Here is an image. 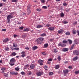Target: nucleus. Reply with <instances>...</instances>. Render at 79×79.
Returning a JSON list of instances; mask_svg holds the SVG:
<instances>
[{
    "label": "nucleus",
    "instance_id": "56",
    "mask_svg": "<svg viewBox=\"0 0 79 79\" xmlns=\"http://www.w3.org/2000/svg\"><path fill=\"white\" fill-rule=\"evenodd\" d=\"M26 56V55H25V54H22L21 56H22V57H24V56Z\"/></svg>",
    "mask_w": 79,
    "mask_h": 79
},
{
    "label": "nucleus",
    "instance_id": "55",
    "mask_svg": "<svg viewBox=\"0 0 79 79\" xmlns=\"http://www.w3.org/2000/svg\"><path fill=\"white\" fill-rule=\"evenodd\" d=\"M3 5V3H0V7H2Z\"/></svg>",
    "mask_w": 79,
    "mask_h": 79
},
{
    "label": "nucleus",
    "instance_id": "23",
    "mask_svg": "<svg viewBox=\"0 0 79 79\" xmlns=\"http://www.w3.org/2000/svg\"><path fill=\"white\" fill-rule=\"evenodd\" d=\"M78 59V57L76 56L73 59V61H76Z\"/></svg>",
    "mask_w": 79,
    "mask_h": 79
},
{
    "label": "nucleus",
    "instance_id": "37",
    "mask_svg": "<svg viewBox=\"0 0 79 79\" xmlns=\"http://www.w3.org/2000/svg\"><path fill=\"white\" fill-rule=\"evenodd\" d=\"M21 74L22 75H24V74H25V73L23 71H22L21 72Z\"/></svg>",
    "mask_w": 79,
    "mask_h": 79
},
{
    "label": "nucleus",
    "instance_id": "19",
    "mask_svg": "<svg viewBox=\"0 0 79 79\" xmlns=\"http://www.w3.org/2000/svg\"><path fill=\"white\" fill-rule=\"evenodd\" d=\"M4 76H5V77H8V73H4Z\"/></svg>",
    "mask_w": 79,
    "mask_h": 79
},
{
    "label": "nucleus",
    "instance_id": "57",
    "mask_svg": "<svg viewBox=\"0 0 79 79\" xmlns=\"http://www.w3.org/2000/svg\"><path fill=\"white\" fill-rule=\"evenodd\" d=\"M39 64L40 66H42V65H43V63H42V62H41V63H40Z\"/></svg>",
    "mask_w": 79,
    "mask_h": 79
},
{
    "label": "nucleus",
    "instance_id": "2",
    "mask_svg": "<svg viewBox=\"0 0 79 79\" xmlns=\"http://www.w3.org/2000/svg\"><path fill=\"white\" fill-rule=\"evenodd\" d=\"M44 38L42 37H40L37 39V44H41L42 43V42L44 41Z\"/></svg>",
    "mask_w": 79,
    "mask_h": 79
},
{
    "label": "nucleus",
    "instance_id": "38",
    "mask_svg": "<svg viewBox=\"0 0 79 79\" xmlns=\"http://www.w3.org/2000/svg\"><path fill=\"white\" fill-rule=\"evenodd\" d=\"M42 8L44 9H47V7L46 6H44L42 7Z\"/></svg>",
    "mask_w": 79,
    "mask_h": 79
},
{
    "label": "nucleus",
    "instance_id": "14",
    "mask_svg": "<svg viewBox=\"0 0 79 79\" xmlns=\"http://www.w3.org/2000/svg\"><path fill=\"white\" fill-rule=\"evenodd\" d=\"M43 27V25H38L36 27L38 29H39L40 28H41V27Z\"/></svg>",
    "mask_w": 79,
    "mask_h": 79
},
{
    "label": "nucleus",
    "instance_id": "20",
    "mask_svg": "<svg viewBox=\"0 0 79 79\" xmlns=\"http://www.w3.org/2000/svg\"><path fill=\"white\" fill-rule=\"evenodd\" d=\"M67 50H68V48H64L62 49V51L63 52H66Z\"/></svg>",
    "mask_w": 79,
    "mask_h": 79
},
{
    "label": "nucleus",
    "instance_id": "42",
    "mask_svg": "<svg viewBox=\"0 0 79 79\" xmlns=\"http://www.w3.org/2000/svg\"><path fill=\"white\" fill-rule=\"evenodd\" d=\"M10 66H14L15 65V63H10Z\"/></svg>",
    "mask_w": 79,
    "mask_h": 79
},
{
    "label": "nucleus",
    "instance_id": "45",
    "mask_svg": "<svg viewBox=\"0 0 79 79\" xmlns=\"http://www.w3.org/2000/svg\"><path fill=\"white\" fill-rule=\"evenodd\" d=\"M11 1L12 2H16L18 0H11Z\"/></svg>",
    "mask_w": 79,
    "mask_h": 79
},
{
    "label": "nucleus",
    "instance_id": "27",
    "mask_svg": "<svg viewBox=\"0 0 79 79\" xmlns=\"http://www.w3.org/2000/svg\"><path fill=\"white\" fill-rule=\"evenodd\" d=\"M74 44H73L71 46V48H70V50H73V49L74 48Z\"/></svg>",
    "mask_w": 79,
    "mask_h": 79
},
{
    "label": "nucleus",
    "instance_id": "7",
    "mask_svg": "<svg viewBox=\"0 0 79 79\" xmlns=\"http://www.w3.org/2000/svg\"><path fill=\"white\" fill-rule=\"evenodd\" d=\"M73 53L75 55H78L79 54V51L78 50H75L73 52Z\"/></svg>",
    "mask_w": 79,
    "mask_h": 79
},
{
    "label": "nucleus",
    "instance_id": "60",
    "mask_svg": "<svg viewBox=\"0 0 79 79\" xmlns=\"http://www.w3.org/2000/svg\"><path fill=\"white\" fill-rule=\"evenodd\" d=\"M2 31H6V29H2Z\"/></svg>",
    "mask_w": 79,
    "mask_h": 79
},
{
    "label": "nucleus",
    "instance_id": "46",
    "mask_svg": "<svg viewBox=\"0 0 79 79\" xmlns=\"http://www.w3.org/2000/svg\"><path fill=\"white\" fill-rule=\"evenodd\" d=\"M18 72H14V75H18Z\"/></svg>",
    "mask_w": 79,
    "mask_h": 79
},
{
    "label": "nucleus",
    "instance_id": "11",
    "mask_svg": "<svg viewBox=\"0 0 79 79\" xmlns=\"http://www.w3.org/2000/svg\"><path fill=\"white\" fill-rule=\"evenodd\" d=\"M30 67L31 69H34L35 67V65L34 64H31L30 65Z\"/></svg>",
    "mask_w": 79,
    "mask_h": 79
},
{
    "label": "nucleus",
    "instance_id": "15",
    "mask_svg": "<svg viewBox=\"0 0 79 79\" xmlns=\"http://www.w3.org/2000/svg\"><path fill=\"white\" fill-rule=\"evenodd\" d=\"M29 31V29L28 28H26L23 30V32H27Z\"/></svg>",
    "mask_w": 79,
    "mask_h": 79
},
{
    "label": "nucleus",
    "instance_id": "61",
    "mask_svg": "<svg viewBox=\"0 0 79 79\" xmlns=\"http://www.w3.org/2000/svg\"><path fill=\"white\" fill-rule=\"evenodd\" d=\"M25 49H26L27 50H29V48L28 47H26L25 48Z\"/></svg>",
    "mask_w": 79,
    "mask_h": 79
},
{
    "label": "nucleus",
    "instance_id": "49",
    "mask_svg": "<svg viewBox=\"0 0 79 79\" xmlns=\"http://www.w3.org/2000/svg\"><path fill=\"white\" fill-rule=\"evenodd\" d=\"M58 52V51L56 50V49H54V53H57Z\"/></svg>",
    "mask_w": 79,
    "mask_h": 79
},
{
    "label": "nucleus",
    "instance_id": "35",
    "mask_svg": "<svg viewBox=\"0 0 79 79\" xmlns=\"http://www.w3.org/2000/svg\"><path fill=\"white\" fill-rule=\"evenodd\" d=\"M12 55H13V56H15V55H16V53L15 52H13L12 53Z\"/></svg>",
    "mask_w": 79,
    "mask_h": 79
},
{
    "label": "nucleus",
    "instance_id": "48",
    "mask_svg": "<svg viewBox=\"0 0 79 79\" xmlns=\"http://www.w3.org/2000/svg\"><path fill=\"white\" fill-rule=\"evenodd\" d=\"M62 42L64 44H66L67 43V41L66 40H63Z\"/></svg>",
    "mask_w": 79,
    "mask_h": 79
},
{
    "label": "nucleus",
    "instance_id": "47",
    "mask_svg": "<svg viewBox=\"0 0 79 79\" xmlns=\"http://www.w3.org/2000/svg\"><path fill=\"white\" fill-rule=\"evenodd\" d=\"M52 59L50 58L48 60V61H52Z\"/></svg>",
    "mask_w": 79,
    "mask_h": 79
},
{
    "label": "nucleus",
    "instance_id": "12",
    "mask_svg": "<svg viewBox=\"0 0 79 79\" xmlns=\"http://www.w3.org/2000/svg\"><path fill=\"white\" fill-rule=\"evenodd\" d=\"M74 44H79V41L77 40V39H76L74 41Z\"/></svg>",
    "mask_w": 79,
    "mask_h": 79
},
{
    "label": "nucleus",
    "instance_id": "5",
    "mask_svg": "<svg viewBox=\"0 0 79 79\" xmlns=\"http://www.w3.org/2000/svg\"><path fill=\"white\" fill-rule=\"evenodd\" d=\"M63 73L64 76H66V74L68 73V70L67 69L64 70L63 71Z\"/></svg>",
    "mask_w": 79,
    "mask_h": 79
},
{
    "label": "nucleus",
    "instance_id": "4",
    "mask_svg": "<svg viewBox=\"0 0 79 79\" xmlns=\"http://www.w3.org/2000/svg\"><path fill=\"white\" fill-rule=\"evenodd\" d=\"M27 12L28 13V15H29V14L31 12V10H30V5H29L27 7Z\"/></svg>",
    "mask_w": 79,
    "mask_h": 79
},
{
    "label": "nucleus",
    "instance_id": "3",
    "mask_svg": "<svg viewBox=\"0 0 79 79\" xmlns=\"http://www.w3.org/2000/svg\"><path fill=\"white\" fill-rule=\"evenodd\" d=\"M10 62L11 63H15L16 62V59L15 58H12L10 60Z\"/></svg>",
    "mask_w": 79,
    "mask_h": 79
},
{
    "label": "nucleus",
    "instance_id": "53",
    "mask_svg": "<svg viewBox=\"0 0 79 79\" xmlns=\"http://www.w3.org/2000/svg\"><path fill=\"white\" fill-rule=\"evenodd\" d=\"M72 42H73V41H72V40H69V44H72Z\"/></svg>",
    "mask_w": 79,
    "mask_h": 79
},
{
    "label": "nucleus",
    "instance_id": "33",
    "mask_svg": "<svg viewBox=\"0 0 79 79\" xmlns=\"http://www.w3.org/2000/svg\"><path fill=\"white\" fill-rule=\"evenodd\" d=\"M75 73L76 74H79V70L75 71Z\"/></svg>",
    "mask_w": 79,
    "mask_h": 79
},
{
    "label": "nucleus",
    "instance_id": "21",
    "mask_svg": "<svg viewBox=\"0 0 79 79\" xmlns=\"http://www.w3.org/2000/svg\"><path fill=\"white\" fill-rule=\"evenodd\" d=\"M37 48H38L37 46H35L33 47L32 48H33V50H36V49H37Z\"/></svg>",
    "mask_w": 79,
    "mask_h": 79
},
{
    "label": "nucleus",
    "instance_id": "63",
    "mask_svg": "<svg viewBox=\"0 0 79 79\" xmlns=\"http://www.w3.org/2000/svg\"><path fill=\"white\" fill-rule=\"evenodd\" d=\"M46 27H49V26H50V25L48 24H47L46 25Z\"/></svg>",
    "mask_w": 79,
    "mask_h": 79
},
{
    "label": "nucleus",
    "instance_id": "10",
    "mask_svg": "<svg viewBox=\"0 0 79 79\" xmlns=\"http://www.w3.org/2000/svg\"><path fill=\"white\" fill-rule=\"evenodd\" d=\"M11 49L12 50H18L19 49V48H13V47H11Z\"/></svg>",
    "mask_w": 79,
    "mask_h": 79
},
{
    "label": "nucleus",
    "instance_id": "6",
    "mask_svg": "<svg viewBox=\"0 0 79 79\" xmlns=\"http://www.w3.org/2000/svg\"><path fill=\"white\" fill-rule=\"evenodd\" d=\"M42 72H38L36 73V75H37V76H42Z\"/></svg>",
    "mask_w": 79,
    "mask_h": 79
},
{
    "label": "nucleus",
    "instance_id": "39",
    "mask_svg": "<svg viewBox=\"0 0 79 79\" xmlns=\"http://www.w3.org/2000/svg\"><path fill=\"white\" fill-rule=\"evenodd\" d=\"M41 2L42 3H44L45 2V1L44 0H41Z\"/></svg>",
    "mask_w": 79,
    "mask_h": 79
},
{
    "label": "nucleus",
    "instance_id": "40",
    "mask_svg": "<svg viewBox=\"0 0 79 79\" xmlns=\"http://www.w3.org/2000/svg\"><path fill=\"white\" fill-rule=\"evenodd\" d=\"M14 73H15V72H10V74H11L12 75H14Z\"/></svg>",
    "mask_w": 79,
    "mask_h": 79
},
{
    "label": "nucleus",
    "instance_id": "16",
    "mask_svg": "<svg viewBox=\"0 0 79 79\" xmlns=\"http://www.w3.org/2000/svg\"><path fill=\"white\" fill-rule=\"evenodd\" d=\"M17 46H18V45H17V44L15 43H13V47H17Z\"/></svg>",
    "mask_w": 79,
    "mask_h": 79
},
{
    "label": "nucleus",
    "instance_id": "58",
    "mask_svg": "<svg viewBox=\"0 0 79 79\" xmlns=\"http://www.w3.org/2000/svg\"><path fill=\"white\" fill-rule=\"evenodd\" d=\"M42 55H45L46 54H45V52H43L42 53Z\"/></svg>",
    "mask_w": 79,
    "mask_h": 79
},
{
    "label": "nucleus",
    "instance_id": "43",
    "mask_svg": "<svg viewBox=\"0 0 79 79\" xmlns=\"http://www.w3.org/2000/svg\"><path fill=\"white\" fill-rule=\"evenodd\" d=\"M5 50H6L7 51H8V50H9V48L8 47H6L5 48Z\"/></svg>",
    "mask_w": 79,
    "mask_h": 79
},
{
    "label": "nucleus",
    "instance_id": "50",
    "mask_svg": "<svg viewBox=\"0 0 79 79\" xmlns=\"http://www.w3.org/2000/svg\"><path fill=\"white\" fill-rule=\"evenodd\" d=\"M17 36H18V35H17L14 34V38H16V37Z\"/></svg>",
    "mask_w": 79,
    "mask_h": 79
},
{
    "label": "nucleus",
    "instance_id": "54",
    "mask_svg": "<svg viewBox=\"0 0 79 79\" xmlns=\"http://www.w3.org/2000/svg\"><path fill=\"white\" fill-rule=\"evenodd\" d=\"M65 34H66V35H69V32H67Z\"/></svg>",
    "mask_w": 79,
    "mask_h": 79
},
{
    "label": "nucleus",
    "instance_id": "9",
    "mask_svg": "<svg viewBox=\"0 0 79 79\" xmlns=\"http://www.w3.org/2000/svg\"><path fill=\"white\" fill-rule=\"evenodd\" d=\"M58 46H61L62 47H65L66 46V44H64L61 43H59L58 44Z\"/></svg>",
    "mask_w": 79,
    "mask_h": 79
},
{
    "label": "nucleus",
    "instance_id": "59",
    "mask_svg": "<svg viewBox=\"0 0 79 79\" xmlns=\"http://www.w3.org/2000/svg\"><path fill=\"white\" fill-rule=\"evenodd\" d=\"M28 74L29 75H31L32 74V72H29Z\"/></svg>",
    "mask_w": 79,
    "mask_h": 79
},
{
    "label": "nucleus",
    "instance_id": "34",
    "mask_svg": "<svg viewBox=\"0 0 79 79\" xmlns=\"http://www.w3.org/2000/svg\"><path fill=\"white\" fill-rule=\"evenodd\" d=\"M49 74L50 75H53V72H50L49 73Z\"/></svg>",
    "mask_w": 79,
    "mask_h": 79
},
{
    "label": "nucleus",
    "instance_id": "41",
    "mask_svg": "<svg viewBox=\"0 0 79 79\" xmlns=\"http://www.w3.org/2000/svg\"><path fill=\"white\" fill-rule=\"evenodd\" d=\"M64 14H63V13H62L61 14H60V16H61V17H63V16H64Z\"/></svg>",
    "mask_w": 79,
    "mask_h": 79
},
{
    "label": "nucleus",
    "instance_id": "30",
    "mask_svg": "<svg viewBox=\"0 0 79 79\" xmlns=\"http://www.w3.org/2000/svg\"><path fill=\"white\" fill-rule=\"evenodd\" d=\"M24 29V27L23 26L20 27L19 28V29L20 30H23Z\"/></svg>",
    "mask_w": 79,
    "mask_h": 79
},
{
    "label": "nucleus",
    "instance_id": "13",
    "mask_svg": "<svg viewBox=\"0 0 79 79\" xmlns=\"http://www.w3.org/2000/svg\"><path fill=\"white\" fill-rule=\"evenodd\" d=\"M72 33L73 34H76V31L75 29H73L72 30Z\"/></svg>",
    "mask_w": 79,
    "mask_h": 79
},
{
    "label": "nucleus",
    "instance_id": "32",
    "mask_svg": "<svg viewBox=\"0 0 79 79\" xmlns=\"http://www.w3.org/2000/svg\"><path fill=\"white\" fill-rule=\"evenodd\" d=\"M36 10L37 11L39 12L41 11H42V10H41L40 9H36Z\"/></svg>",
    "mask_w": 79,
    "mask_h": 79
},
{
    "label": "nucleus",
    "instance_id": "28",
    "mask_svg": "<svg viewBox=\"0 0 79 79\" xmlns=\"http://www.w3.org/2000/svg\"><path fill=\"white\" fill-rule=\"evenodd\" d=\"M15 71H18L19 69V68H18V67H16L15 68Z\"/></svg>",
    "mask_w": 79,
    "mask_h": 79
},
{
    "label": "nucleus",
    "instance_id": "36",
    "mask_svg": "<svg viewBox=\"0 0 79 79\" xmlns=\"http://www.w3.org/2000/svg\"><path fill=\"white\" fill-rule=\"evenodd\" d=\"M44 68L45 70H47V68H48L47 66H45L44 67Z\"/></svg>",
    "mask_w": 79,
    "mask_h": 79
},
{
    "label": "nucleus",
    "instance_id": "18",
    "mask_svg": "<svg viewBox=\"0 0 79 79\" xmlns=\"http://www.w3.org/2000/svg\"><path fill=\"white\" fill-rule=\"evenodd\" d=\"M54 68L55 69H58L60 68V65H57L55 66Z\"/></svg>",
    "mask_w": 79,
    "mask_h": 79
},
{
    "label": "nucleus",
    "instance_id": "22",
    "mask_svg": "<svg viewBox=\"0 0 79 79\" xmlns=\"http://www.w3.org/2000/svg\"><path fill=\"white\" fill-rule=\"evenodd\" d=\"M48 29H49V30H50V31H53V30H54V28L50 27L48 28Z\"/></svg>",
    "mask_w": 79,
    "mask_h": 79
},
{
    "label": "nucleus",
    "instance_id": "62",
    "mask_svg": "<svg viewBox=\"0 0 79 79\" xmlns=\"http://www.w3.org/2000/svg\"><path fill=\"white\" fill-rule=\"evenodd\" d=\"M67 23H68V22L66 21L64 22V24H67Z\"/></svg>",
    "mask_w": 79,
    "mask_h": 79
},
{
    "label": "nucleus",
    "instance_id": "31",
    "mask_svg": "<svg viewBox=\"0 0 79 79\" xmlns=\"http://www.w3.org/2000/svg\"><path fill=\"white\" fill-rule=\"evenodd\" d=\"M57 59L58 61H61V57H60V56H58V57H57Z\"/></svg>",
    "mask_w": 79,
    "mask_h": 79
},
{
    "label": "nucleus",
    "instance_id": "24",
    "mask_svg": "<svg viewBox=\"0 0 79 79\" xmlns=\"http://www.w3.org/2000/svg\"><path fill=\"white\" fill-rule=\"evenodd\" d=\"M8 38H7L4 40L3 42H8Z\"/></svg>",
    "mask_w": 79,
    "mask_h": 79
},
{
    "label": "nucleus",
    "instance_id": "26",
    "mask_svg": "<svg viewBox=\"0 0 79 79\" xmlns=\"http://www.w3.org/2000/svg\"><path fill=\"white\" fill-rule=\"evenodd\" d=\"M41 37H44L46 36V34L45 33H43L40 35Z\"/></svg>",
    "mask_w": 79,
    "mask_h": 79
},
{
    "label": "nucleus",
    "instance_id": "1",
    "mask_svg": "<svg viewBox=\"0 0 79 79\" xmlns=\"http://www.w3.org/2000/svg\"><path fill=\"white\" fill-rule=\"evenodd\" d=\"M13 14L12 13H10V14L7 15V22L8 23H10V19L13 18Z\"/></svg>",
    "mask_w": 79,
    "mask_h": 79
},
{
    "label": "nucleus",
    "instance_id": "8",
    "mask_svg": "<svg viewBox=\"0 0 79 79\" xmlns=\"http://www.w3.org/2000/svg\"><path fill=\"white\" fill-rule=\"evenodd\" d=\"M6 67H4L1 68V70L2 71V73H5V70H6Z\"/></svg>",
    "mask_w": 79,
    "mask_h": 79
},
{
    "label": "nucleus",
    "instance_id": "51",
    "mask_svg": "<svg viewBox=\"0 0 79 79\" xmlns=\"http://www.w3.org/2000/svg\"><path fill=\"white\" fill-rule=\"evenodd\" d=\"M25 53V52H24V51H23L21 53V54L22 55H24L25 54H24Z\"/></svg>",
    "mask_w": 79,
    "mask_h": 79
},
{
    "label": "nucleus",
    "instance_id": "29",
    "mask_svg": "<svg viewBox=\"0 0 79 79\" xmlns=\"http://www.w3.org/2000/svg\"><path fill=\"white\" fill-rule=\"evenodd\" d=\"M38 62L39 63H42V62H43V60H39L38 61Z\"/></svg>",
    "mask_w": 79,
    "mask_h": 79
},
{
    "label": "nucleus",
    "instance_id": "52",
    "mask_svg": "<svg viewBox=\"0 0 79 79\" xmlns=\"http://www.w3.org/2000/svg\"><path fill=\"white\" fill-rule=\"evenodd\" d=\"M63 5H64V6H66L67 5V4L66 3H63Z\"/></svg>",
    "mask_w": 79,
    "mask_h": 79
},
{
    "label": "nucleus",
    "instance_id": "44",
    "mask_svg": "<svg viewBox=\"0 0 79 79\" xmlns=\"http://www.w3.org/2000/svg\"><path fill=\"white\" fill-rule=\"evenodd\" d=\"M26 37V35H22V38H25V37Z\"/></svg>",
    "mask_w": 79,
    "mask_h": 79
},
{
    "label": "nucleus",
    "instance_id": "64",
    "mask_svg": "<svg viewBox=\"0 0 79 79\" xmlns=\"http://www.w3.org/2000/svg\"><path fill=\"white\" fill-rule=\"evenodd\" d=\"M77 32L78 33V35H79V30H77Z\"/></svg>",
    "mask_w": 79,
    "mask_h": 79
},
{
    "label": "nucleus",
    "instance_id": "17",
    "mask_svg": "<svg viewBox=\"0 0 79 79\" xmlns=\"http://www.w3.org/2000/svg\"><path fill=\"white\" fill-rule=\"evenodd\" d=\"M58 33L59 34H61V33H63V30L62 29H60L58 31Z\"/></svg>",
    "mask_w": 79,
    "mask_h": 79
},
{
    "label": "nucleus",
    "instance_id": "25",
    "mask_svg": "<svg viewBox=\"0 0 79 79\" xmlns=\"http://www.w3.org/2000/svg\"><path fill=\"white\" fill-rule=\"evenodd\" d=\"M48 43H46L44 45V47L45 48H47L48 47Z\"/></svg>",
    "mask_w": 79,
    "mask_h": 79
}]
</instances>
